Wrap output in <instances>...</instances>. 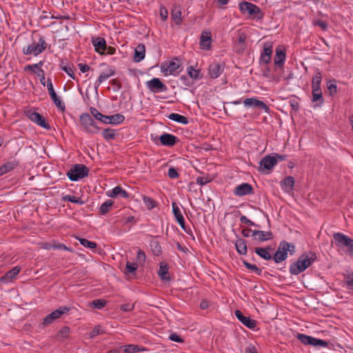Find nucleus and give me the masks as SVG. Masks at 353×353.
Returning <instances> with one entry per match:
<instances>
[{"label":"nucleus","instance_id":"1","mask_svg":"<svg viewBox=\"0 0 353 353\" xmlns=\"http://www.w3.org/2000/svg\"><path fill=\"white\" fill-rule=\"evenodd\" d=\"M317 259L314 252L303 253L298 260L292 263L290 267L291 274L297 275L308 268Z\"/></svg>","mask_w":353,"mask_h":353},{"label":"nucleus","instance_id":"2","mask_svg":"<svg viewBox=\"0 0 353 353\" xmlns=\"http://www.w3.org/2000/svg\"><path fill=\"white\" fill-rule=\"evenodd\" d=\"M333 238L337 247L346 248L349 254L353 255L352 239L340 232L334 233Z\"/></svg>","mask_w":353,"mask_h":353},{"label":"nucleus","instance_id":"3","mask_svg":"<svg viewBox=\"0 0 353 353\" xmlns=\"http://www.w3.org/2000/svg\"><path fill=\"white\" fill-rule=\"evenodd\" d=\"M88 168L83 164H75L68 172L67 176L73 181H78L88 174Z\"/></svg>","mask_w":353,"mask_h":353},{"label":"nucleus","instance_id":"4","mask_svg":"<svg viewBox=\"0 0 353 353\" xmlns=\"http://www.w3.org/2000/svg\"><path fill=\"white\" fill-rule=\"evenodd\" d=\"M46 46L47 43L45 39H43V37H41L37 43L34 41L27 48H24L23 49V52L26 55L34 54V56H37L39 54L41 53L46 48Z\"/></svg>","mask_w":353,"mask_h":353},{"label":"nucleus","instance_id":"5","mask_svg":"<svg viewBox=\"0 0 353 353\" xmlns=\"http://www.w3.org/2000/svg\"><path fill=\"white\" fill-rule=\"evenodd\" d=\"M80 122L87 132L91 134H97L99 132V128L88 113H83L80 116Z\"/></svg>","mask_w":353,"mask_h":353},{"label":"nucleus","instance_id":"6","mask_svg":"<svg viewBox=\"0 0 353 353\" xmlns=\"http://www.w3.org/2000/svg\"><path fill=\"white\" fill-rule=\"evenodd\" d=\"M71 308L67 306H61L50 314H48L43 319L42 325L46 327L52 323L56 319L60 318L61 315L68 313Z\"/></svg>","mask_w":353,"mask_h":353},{"label":"nucleus","instance_id":"7","mask_svg":"<svg viewBox=\"0 0 353 353\" xmlns=\"http://www.w3.org/2000/svg\"><path fill=\"white\" fill-rule=\"evenodd\" d=\"M296 338L304 345L322 347H328L329 345L328 342L324 340L316 339L304 334H298Z\"/></svg>","mask_w":353,"mask_h":353},{"label":"nucleus","instance_id":"8","mask_svg":"<svg viewBox=\"0 0 353 353\" xmlns=\"http://www.w3.org/2000/svg\"><path fill=\"white\" fill-rule=\"evenodd\" d=\"M26 116L32 122L37 123L38 125L46 129L50 130V125L46 122L44 117L37 112L28 110L25 111Z\"/></svg>","mask_w":353,"mask_h":353},{"label":"nucleus","instance_id":"9","mask_svg":"<svg viewBox=\"0 0 353 353\" xmlns=\"http://www.w3.org/2000/svg\"><path fill=\"white\" fill-rule=\"evenodd\" d=\"M289 247H290V245L286 241H282L280 243L277 250L272 257L276 263H279L286 259Z\"/></svg>","mask_w":353,"mask_h":353},{"label":"nucleus","instance_id":"10","mask_svg":"<svg viewBox=\"0 0 353 353\" xmlns=\"http://www.w3.org/2000/svg\"><path fill=\"white\" fill-rule=\"evenodd\" d=\"M239 9L241 13L248 14L250 16L261 13V9L257 6L248 1L240 3Z\"/></svg>","mask_w":353,"mask_h":353},{"label":"nucleus","instance_id":"11","mask_svg":"<svg viewBox=\"0 0 353 353\" xmlns=\"http://www.w3.org/2000/svg\"><path fill=\"white\" fill-rule=\"evenodd\" d=\"M276 163L277 159L276 157L267 155L261 160L258 170L259 172H263L264 170H271Z\"/></svg>","mask_w":353,"mask_h":353},{"label":"nucleus","instance_id":"12","mask_svg":"<svg viewBox=\"0 0 353 353\" xmlns=\"http://www.w3.org/2000/svg\"><path fill=\"white\" fill-rule=\"evenodd\" d=\"M47 87L48 90L49 94L53 101L54 103L56 106L59 108L61 110L64 111L65 109V106L64 103L61 101L60 98L57 95L52 83L50 79H48L47 80Z\"/></svg>","mask_w":353,"mask_h":353},{"label":"nucleus","instance_id":"13","mask_svg":"<svg viewBox=\"0 0 353 353\" xmlns=\"http://www.w3.org/2000/svg\"><path fill=\"white\" fill-rule=\"evenodd\" d=\"M147 87L152 92H165L167 86L158 78H153L147 82Z\"/></svg>","mask_w":353,"mask_h":353},{"label":"nucleus","instance_id":"14","mask_svg":"<svg viewBox=\"0 0 353 353\" xmlns=\"http://www.w3.org/2000/svg\"><path fill=\"white\" fill-rule=\"evenodd\" d=\"M251 236L258 242H263L273 239V234L271 231L253 230Z\"/></svg>","mask_w":353,"mask_h":353},{"label":"nucleus","instance_id":"15","mask_svg":"<svg viewBox=\"0 0 353 353\" xmlns=\"http://www.w3.org/2000/svg\"><path fill=\"white\" fill-rule=\"evenodd\" d=\"M245 106H253L263 110L265 112H270V108L262 101L255 98H247L243 101Z\"/></svg>","mask_w":353,"mask_h":353},{"label":"nucleus","instance_id":"16","mask_svg":"<svg viewBox=\"0 0 353 353\" xmlns=\"http://www.w3.org/2000/svg\"><path fill=\"white\" fill-rule=\"evenodd\" d=\"M234 314L236 317L248 328L253 329L256 327V321L254 319H251L249 316H245L240 310H236Z\"/></svg>","mask_w":353,"mask_h":353},{"label":"nucleus","instance_id":"17","mask_svg":"<svg viewBox=\"0 0 353 353\" xmlns=\"http://www.w3.org/2000/svg\"><path fill=\"white\" fill-rule=\"evenodd\" d=\"M212 37L209 31H203L200 37V48L203 50H210L211 48Z\"/></svg>","mask_w":353,"mask_h":353},{"label":"nucleus","instance_id":"18","mask_svg":"<svg viewBox=\"0 0 353 353\" xmlns=\"http://www.w3.org/2000/svg\"><path fill=\"white\" fill-rule=\"evenodd\" d=\"M234 193L237 196H244L253 194V188L248 183H243L236 186L234 190Z\"/></svg>","mask_w":353,"mask_h":353},{"label":"nucleus","instance_id":"19","mask_svg":"<svg viewBox=\"0 0 353 353\" xmlns=\"http://www.w3.org/2000/svg\"><path fill=\"white\" fill-rule=\"evenodd\" d=\"M159 140L163 145L173 146L177 142V137L171 134L164 133L160 137Z\"/></svg>","mask_w":353,"mask_h":353},{"label":"nucleus","instance_id":"20","mask_svg":"<svg viewBox=\"0 0 353 353\" xmlns=\"http://www.w3.org/2000/svg\"><path fill=\"white\" fill-rule=\"evenodd\" d=\"M21 268L19 266H15L10 270H9L8 272H6L4 275H3L0 278V281L3 283H8L12 281L13 279H14L17 274L20 272Z\"/></svg>","mask_w":353,"mask_h":353},{"label":"nucleus","instance_id":"21","mask_svg":"<svg viewBox=\"0 0 353 353\" xmlns=\"http://www.w3.org/2000/svg\"><path fill=\"white\" fill-rule=\"evenodd\" d=\"M247 35L244 32H239L238 39L235 43V51L237 53H242L245 48V41Z\"/></svg>","mask_w":353,"mask_h":353},{"label":"nucleus","instance_id":"22","mask_svg":"<svg viewBox=\"0 0 353 353\" xmlns=\"http://www.w3.org/2000/svg\"><path fill=\"white\" fill-rule=\"evenodd\" d=\"M92 43L94 46L95 51L99 54H103L106 50L105 40L102 37H97L92 39Z\"/></svg>","mask_w":353,"mask_h":353},{"label":"nucleus","instance_id":"23","mask_svg":"<svg viewBox=\"0 0 353 353\" xmlns=\"http://www.w3.org/2000/svg\"><path fill=\"white\" fill-rule=\"evenodd\" d=\"M285 57V51L277 48L276 49V54L274 59L275 65L278 66L279 68H282L283 66Z\"/></svg>","mask_w":353,"mask_h":353},{"label":"nucleus","instance_id":"24","mask_svg":"<svg viewBox=\"0 0 353 353\" xmlns=\"http://www.w3.org/2000/svg\"><path fill=\"white\" fill-rule=\"evenodd\" d=\"M272 53V47L270 45L265 44L263 52L261 55V60L265 64H268L270 62L271 55Z\"/></svg>","mask_w":353,"mask_h":353},{"label":"nucleus","instance_id":"25","mask_svg":"<svg viewBox=\"0 0 353 353\" xmlns=\"http://www.w3.org/2000/svg\"><path fill=\"white\" fill-rule=\"evenodd\" d=\"M162 70L166 74H173L179 68V64L174 61H170L162 65Z\"/></svg>","mask_w":353,"mask_h":353},{"label":"nucleus","instance_id":"26","mask_svg":"<svg viewBox=\"0 0 353 353\" xmlns=\"http://www.w3.org/2000/svg\"><path fill=\"white\" fill-rule=\"evenodd\" d=\"M108 195L110 197H117V196H121L122 198H128L129 194L123 188H121L120 186H117L114 188L111 191H110L108 193Z\"/></svg>","mask_w":353,"mask_h":353},{"label":"nucleus","instance_id":"27","mask_svg":"<svg viewBox=\"0 0 353 353\" xmlns=\"http://www.w3.org/2000/svg\"><path fill=\"white\" fill-rule=\"evenodd\" d=\"M114 74L115 71L112 68H109L105 72H101L95 82L96 88H97L103 81L113 76Z\"/></svg>","mask_w":353,"mask_h":353},{"label":"nucleus","instance_id":"28","mask_svg":"<svg viewBox=\"0 0 353 353\" xmlns=\"http://www.w3.org/2000/svg\"><path fill=\"white\" fill-rule=\"evenodd\" d=\"M145 48L143 44H139L134 50V61L139 62L145 57Z\"/></svg>","mask_w":353,"mask_h":353},{"label":"nucleus","instance_id":"29","mask_svg":"<svg viewBox=\"0 0 353 353\" xmlns=\"http://www.w3.org/2000/svg\"><path fill=\"white\" fill-rule=\"evenodd\" d=\"M294 183L295 180L294 177L289 176L282 181L281 185L286 192H290L293 190Z\"/></svg>","mask_w":353,"mask_h":353},{"label":"nucleus","instance_id":"30","mask_svg":"<svg viewBox=\"0 0 353 353\" xmlns=\"http://www.w3.org/2000/svg\"><path fill=\"white\" fill-rule=\"evenodd\" d=\"M321 80H322V73L319 69H316L315 70L314 74L312 77V89L321 88Z\"/></svg>","mask_w":353,"mask_h":353},{"label":"nucleus","instance_id":"31","mask_svg":"<svg viewBox=\"0 0 353 353\" xmlns=\"http://www.w3.org/2000/svg\"><path fill=\"white\" fill-rule=\"evenodd\" d=\"M221 65L218 63H212L209 67V74L211 78H217L221 73Z\"/></svg>","mask_w":353,"mask_h":353},{"label":"nucleus","instance_id":"32","mask_svg":"<svg viewBox=\"0 0 353 353\" xmlns=\"http://www.w3.org/2000/svg\"><path fill=\"white\" fill-rule=\"evenodd\" d=\"M235 247L237 252L241 254L245 255L247 254L248 248L246 241L243 239H238L235 243Z\"/></svg>","mask_w":353,"mask_h":353},{"label":"nucleus","instance_id":"33","mask_svg":"<svg viewBox=\"0 0 353 353\" xmlns=\"http://www.w3.org/2000/svg\"><path fill=\"white\" fill-rule=\"evenodd\" d=\"M270 250V247L266 248H256L255 252L261 258L265 260H270L272 259V255L269 252Z\"/></svg>","mask_w":353,"mask_h":353},{"label":"nucleus","instance_id":"34","mask_svg":"<svg viewBox=\"0 0 353 353\" xmlns=\"http://www.w3.org/2000/svg\"><path fill=\"white\" fill-rule=\"evenodd\" d=\"M18 162L17 161H9L3 164L0 167V176L10 172L13 170L18 165Z\"/></svg>","mask_w":353,"mask_h":353},{"label":"nucleus","instance_id":"35","mask_svg":"<svg viewBox=\"0 0 353 353\" xmlns=\"http://www.w3.org/2000/svg\"><path fill=\"white\" fill-rule=\"evenodd\" d=\"M121 348H123V352L125 353H135L137 352H144L146 351L147 349L145 347H140L137 345H128L125 346H122Z\"/></svg>","mask_w":353,"mask_h":353},{"label":"nucleus","instance_id":"36","mask_svg":"<svg viewBox=\"0 0 353 353\" xmlns=\"http://www.w3.org/2000/svg\"><path fill=\"white\" fill-rule=\"evenodd\" d=\"M171 17L175 21L176 25L181 22V10L179 6H175L171 11Z\"/></svg>","mask_w":353,"mask_h":353},{"label":"nucleus","instance_id":"37","mask_svg":"<svg viewBox=\"0 0 353 353\" xmlns=\"http://www.w3.org/2000/svg\"><path fill=\"white\" fill-rule=\"evenodd\" d=\"M158 274L162 280H170L168 267L166 263H161Z\"/></svg>","mask_w":353,"mask_h":353},{"label":"nucleus","instance_id":"38","mask_svg":"<svg viewBox=\"0 0 353 353\" xmlns=\"http://www.w3.org/2000/svg\"><path fill=\"white\" fill-rule=\"evenodd\" d=\"M168 118L170 120H172L174 121H176L177 123H180L182 124H188V119L183 115L176 114V113H171L168 115Z\"/></svg>","mask_w":353,"mask_h":353},{"label":"nucleus","instance_id":"39","mask_svg":"<svg viewBox=\"0 0 353 353\" xmlns=\"http://www.w3.org/2000/svg\"><path fill=\"white\" fill-rule=\"evenodd\" d=\"M312 94L313 102L319 101V105H322L323 103V98L321 88L312 89Z\"/></svg>","mask_w":353,"mask_h":353},{"label":"nucleus","instance_id":"40","mask_svg":"<svg viewBox=\"0 0 353 353\" xmlns=\"http://www.w3.org/2000/svg\"><path fill=\"white\" fill-rule=\"evenodd\" d=\"M113 204L114 201L112 200H108L105 202H104L99 208L100 213L101 214H107L110 211Z\"/></svg>","mask_w":353,"mask_h":353},{"label":"nucleus","instance_id":"41","mask_svg":"<svg viewBox=\"0 0 353 353\" xmlns=\"http://www.w3.org/2000/svg\"><path fill=\"white\" fill-rule=\"evenodd\" d=\"M63 201H70L76 204L83 205L84 201L80 197H77L72 195H65L62 197Z\"/></svg>","mask_w":353,"mask_h":353},{"label":"nucleus","instance_id":"42","mask_svg":"<svg viewBox=\"0 0 353 353\" xmlns=\"http://www.w3.org/2000/svg\"><path fill=\"white\" fill-rule=\"evenodd\" d=\"M106 305V301L104 299H96L89 303L92 309H102Z\"/></svg>","mask_w":353,"mask_h":353},{"label":"nucleus","instance_id":"43","mask_svg":"<svg viewBox=\"0 0 353 353\" xmlns=\"http://www.w3.org/2000/svg\"><path fill=\"white\" fill-rule=\"evenodd\" d=\"M125 119L123 115L120 114H115L110 116V124H119L122 123Z\"/></svg>","mask_w":353,"mask_h":353},{"label":"nucleus","instance_id":"44","mask_svg":"<svg viewBox=\"0 0 353 353\" xmlns=\"http://www.w3.org/2000/svg\"><path fill=\"white\" fill-rule=\"evenodd\" d=\"M243 265L250 271L256 273L257 275L261 276L262 274V270L259 268L256 265L251 264L245 261H243Z\"/></svg>","mask_w":353,"mask_h":353},{"label":"nucleus","instance_id":"45","mask_svg":"<svg viewBox=\"0 0 353 353\" xmlns=\"http://www.w3.org/2000/svg\"><path fill=\"white\" fill-rule=\"evenodd\" d=\"M137 268H138V264L137 263H130V262L128 261L126 263L125 273V274L131 273L132 274H135Z\"/></svg>","mask_w":353,"mask_h":353},{"label":"nucleus","instance_id":"46","mask_svg":"<svg viewBox=\"0 0 353 353\" xmlns=\"http://www.w3.org/2000/svg\"><path fill=\"white\" fill-rule=\"evenodd\" d=\"M102 135L106 140H112L115 138V132L112 129L106 128L103 131Z\"/></svg>","mask_w":353,"mask_h":353},{"label":"nucleus","instance_id":"47","mask_svg":"<svg viewBox=\"0 0 353 353\" xmlns=\"http://www.w3.org/2000/svg\"><path fill=\"white\" fill-rule=\"evenodd\" d=\"M143 200L145 205L149 210L154 208L157 205L156 201L150 196H143Z\"/></svg>","mask_w":353,"mask_h":353},{"label":"nucleus","instance_id":"48","mask_svg":"<svg viewBox=\"0 0 353 353\" xmlns=\"http://www.w3.org/2000/svg\"><path fill=\"white\" fill-rule=\"evenodd\" d=\"M79 241L82 245H83L86 248L94 249L97 246V244L95 242L90 241L85 239L81 238V239H79Z\"/></svg>","mask_w":353,"mask_h":353},{"label":"nucleus","instance_id":"49","mask_svg":"<svg viewBox=\"0 0 353 353\" xmlns=\"http://www.w3.org/2000/svg\"><path fill=\"white\" fill-rule=\"evenodd\" d=\"M327 87L330 95L333 96L337 92V86L334 81H330L327 83Z\"/></svg>","mask_w":353,"mask_h":353},{"label":"nucleus","instance_id":"50","mask_svg":"<svg viewBox=\"0 0 353 353\" xmlns=\"http://www.w3.org/2000/svg\"><path fill=\"white\" fill-rule=\"evenodd\" d=\"M188 74L191 78L194 79H200L199 70H194L192 66H190L188 68Z\"/></svg>","mask_w":353,"mask_h":353},{"label":"nucleus","instance_id":"51","mask_svg":"<svg viewBox=\"0 0 353 353\" xmlns=\"http://www.w3.org/2000/svg\"><path fill=\"white\" fill-rule=\"evenodd\" d=\"M145 259L146 256L145 252L141 250H139L137 255V263L143 265L145 261Z\"/></svg>","mask_w":353,"mask_h":353},{"label":"nucleus","instance_id":"52","mask_svg":"<svg viewBox=\"0 0 353 353\" xmlns=\"http://www.w3.org/2000/svg\"><path fill=\"white\" fill-rule=\"evenodd\" d=\"M61 69L65 71L68 76H70L72 79H75V75L74 73L73 68L70 67L69 65H61Z\"/></svg>","mask_w":353,"mask_h":353},{"label":"nucleus","instance_id":"53","mask_svg":"<svg viewBox=\"0 0 353 353\" xmlns=\"http://www.w3.org/2000/svg\"><path fill=\"white\" fill-rule=\"evenodd\" d=\"M172 210L176 219L183 217L179 208L177 206L176 203H172Z\"/></svg>","mask_w":353,"mask_h":353},{"label":"nucleus","instance_id":"54","mask_svg":"<svg viewBox=\"0 0 353 353\" xmlns=\"http://www.w3.org/2000/svg\"><path fill=\"white\" fill-rule=\"evenodd\" d=\"M153 252L155 255L159 256L161 254V247L158 242H154L151 244Z\"/></svg>","mask_w":353,"mask_h":353},{"label":"nucleus","instance_id":"55","mask_svg":"<svg viewBox=\"0 0 353 353\" xmlns=\"http://www.w3.org/2000/svg\"><path fill=\"white\" fill-rule=\"evenodd\" d=\"M69 334H70V327H67V326L62 327L58 333V334L59 336H61V337H62V338H68L69 336Z\"/></svg>","mask_w":353,"mask_h":353},{"label":"nucleus","instance_id":"56","mask_svg":"<svg viewBox=\"0 0 353 353\" xmlns=\"http://www.w3.org/2000/svg\"><path fill=\"white\" fill-rule=\"evenodd\" d=\"M345 279L348 289L353 291V274H347V276H345Z\"/></svg>","mask_w":353,"mask_h":353},{"label":"nucleus","instance_id":"57","mask_svg":"<svg viewBox=\"0 0 353 353\" xmlns=\"http://www.w3.org/2000/svg\"><path fill=\"white\" fill-rule=\"evenodd\" d=\"M91 114L97 120L102 117V114L99 112L95 108L91 107L90 109Z\"/></svg>","mask_w":353,"mask_h":353},{"label":"nucleus","instance_id":"58","mask_svg":"<svg viewBox=\"0 0 353 353\" xmlns=\"http://www.w3.org/2000/svg\"><path fill=\"white\" fill-rule=\"evenodd\" d=\"M34 73L37 74V76L40 77L41 83L43 85L45 86L46 85V81H45V76H44V71H43V70H38V71H34Z\"/></svg>","mask_w":353,"mask_h":353},{"label":"nucleus","instance_id":"59","mask_svg":"<svg viewBox=\"0 0 353 353\" xmlns=\"http://www.w3.org/2000/svg\"><path fill=\"white\" fill-rule=\"evenodd\" d=\"M168 176L171 179H176L179 176L178 172L174 168H170L168 170Z\"/></svg>","mask_w":353,"mask_h":353},{"label":"nucleus","instance_id":"60","mask_svg":"<svg viewBox=\"0 0 353 353\" xmlns=\"http://www.w3.org/2000/svg\"><path fill=\"white\" fill-rule=\"evenodd\" d=\"M103 332L101 330L100 326H96L94 330L90 333V337L94 338L96 336L101 334Z\"/></svg>","mask_w":353,"mask_h":353},{"label":"nucleus","instance_id":"61","mask_svg":"<svg viewBox=\"0 0 353 353\" xmlns=\"http://www.w3.org/2000/svg\"><path fill=\"white\" fill-rule=\"evenodd\" d=\"M240 221L242 223L248 224L249 225L252 226H256V225L251 220L248 219L245 216H241L240 218Z\"/></svg>","mask_w":353,"mask_h":353},{"label":"nucleus","instance_id":"62","mask_svg":"<svg viewBox=\"0 0 353 353\" xmlns=\"http://www.w3.org/2000/svg\"><path fill=\"white\" fill-rule=\"evenodd\" d=\"M120 309L123 312L132 311L134 309V305H130V303L123 304L121 305Z\"/></svg>","mask_w":353,"mask_h":353},{"label":"nucleus","instance_id":"63","mask_svg":"<svg viewBox=\"0 0 353 353\" xmlns=\"http://www.w3.org/2000/svg\"><path fill=\"white\" fill-rule=\"evenodd\" d=\"M290 105L292 109L294 111H297L299 108V103L296 99H291L290 101Z\"/></svg>","mask_w":353,"mask_h":353},{"label":"nucleus","instance_id":"64","mask_svg":"<svg viewBox=\"0 0 353 353\" xmlns=\"http://www.w3.org/2000/svg\"><path fill=\"white\" fill-rule=\"evenodd\" d=\"M169 339L172 341L179 342V343H181L183 341V339L175 333L171 334L169 336Z\"/></svg>","mask_w":353,"mask_h":353}]
</instances>
